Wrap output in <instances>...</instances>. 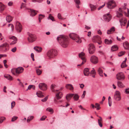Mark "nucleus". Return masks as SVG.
I'll return each instance as SVG.
<instances>
[{"instance_id": "774afa93", "label": "nucleus", "mask_w": 129, "mask_h": 129, "mask_svg": "<svg viewBox=\"0 0 129 129\" xmlns=\"http://www.w3.org/2000/svg\"><path fill=\"white\" fill-rule=\"evenodd\" d=\"M98 34H99V35H101V34H102V33L101 31L100 30H98Z\"/></svg>"}, {"instance_id": "a878e982", "label": "nucleus", "mask_w": 129, "mask_h": 129, "mask_svg": "<svg viewBox=\"0 0 129 129\" xmlns=\"http://www.w3.org/2000/svg\"><path fill=\"white\" fill-rule=\"evenodd\" d=\"M123 46L125 49H129V45L127 42H125L123 43Z\"/></svg>"}, {"instance_id": "4c0bfd02", "label": "nucleus", "mask_w": 129, "mask_h": 129, "mask_svg": "<svg viewBox=\"0 0 129 129\" xmlns=\"http://www.w3.org/2000/svg\"><path fill=\"white\" fill-rule=\"evenodd\" d=\"M74 96L73 98L74 100L76 101H77L79 98V96L77 94H74Z\"/></svg>"}, {"instance_id": "58836bf2", "label": "nucleus", "mask_w": 129, "mask_h": 129, "mask_svg": "<svg viewBox=\"0 0 129 129\" xmlns=\"http://www.w3.org/2000/svg\"><path fill=\"white\" fill-rule=\"evenodd\" d=\"M5 6L2 3L0 2V10L1 11H3L4 9Z\"/></svg>"}, {"instance_id": "72a5a7b5", "label": "nucleus", "mask_w": 129, "mask_h": 129, "mask_svg": "<svg viewBox=\"0 0 129 129\" xmlns=\"http://www.w3.org/2000/svg\"><path fill=\"white\" fill-rule=\"evenodd\" d=\"M118 49V47L116 45H114L112 46L111 49V50L113 51H116Z\"/></svg>"}, {"instance_id": "f03ea898", "label": "nucleus", "mask_w": 129, "mask_h": 129, "mask_svg": "<svg viewBox=\"0 0 129 129\" xmlns=\"http://www.w3.org/2000/svg\"><path fill=\"white\" fill-rule=\"evenodd\" d=\"M69 37L72 40H74L77 43H80L81 42V40L78 36L76 34L72 33L69 34Z\"/></svg>"}, {"instance_id": "e2e57ef3", "label": "nucleus", "mask_w": 129, "mask_h": 129, "mask_svg": "<svg viewBox=\"0 0 129 129\" xmlns=\"http://www.w3.org/2000/svg\"><path fill=\"white\" fill-rule=\"evenodd\" d=\"M44 17V16L43 15L41 14H40V15H39V19H42Z\"/></svg>"}, {"instance_id": "79ce46f5", "label": "nucleus", "mask_w": 129, "mask_h": 129, "mask_svg": "<svg viewBox=\"0 0 129 129\" xmlns=\"http://www.w3.org/2000/svg\"><path fill=\"white\" fill-rule=\"evenodd\" d=\"M36 72L37 74L39 75H40L42 73V71L40 70L37 69L36 70Z\"/></svg>"}, {"instance_id": "37998d69", "label": "nucleus", "mask_w": 129, "mask_h": 129, "mask_svg": "<svg viewBox=\"0 0 129 129\" xmlns=\"http://www.w3.org/2000/svg\"><path fill=\"white\" fill-rule=\"evenodd\" d=\"M93 70H91L90 72V75H92L93 74L95 75V70H94V69L93 68L92 69Z\"/></svg>"}, {"instance_id": "393cba45", "label": "nucleus", "mask_w": 129, "mask_h": 129, "mask_svg": "<svg viewBox=\"0 0 129 129\" xmlns=\"http://www.w3.org/2000/svg\"><path fill=\"white\" fill-rule=\"evenodd\" d=\"M115 30V28L114 27H113L110 29L108 30L107 33L108 34H110L114 32Z\"/></svg>"}, {"instance_id": "39448f33", "label": "nucleus", "mask_w": 129, "mask_h": 129, "mask_svg": "<svg viewBox=\"0 0 129 129\" xmlns=\"http://www.w3.org/2000/svg\"><path fill=\"white\" fill-rule=\"evenodd\" d=\"M79 56L80 58H81L82 60V62L80 64H78L77 66H81L85 63L86 61V60L85 58V53L83 52H81L79 54Z\"/></svg>"}, {"instance_id": "052dcab7", "label": "nucleus", "mask_w": 129, "mask_h": 129, "mask_svg": "<svg viewBox=\"0 0 129 129\" xmlns=\"http://www.w3.org/2000/svg\"><path fill=\"white\" fill-rule=\"evenodd\" d=\"M46 116H43L42 117V118H41V119H40V120H44L46 118Z\"/></svg>"}, {"instance_id": "5701e85b", "label": "nucleus", "mask_w": 129, "mask_h": 129, "mask_svg": "<svg viewBox=\"0 0 129 129\" xmlns=\"http://www.w3.org/2000/svg\"><path fill=\"white\" fill-rule=\"evenodd\" d=\"M6 19L7 22L10 23L12 20L13 18L10 15H8L6 17Z\"/></svg>"}, {"instance_id": "a19ab883", "label": "nucleus", "mask_w": 129, "mask_h": 129, "mask_svg": "<svg viewBox=\"0 0 129 129\" xmlns=\"http://www.w3.org/2000/svg\"><path fill=\"white\" fill-rule=\"evenodd\" d=\"M95 107L96 108L97 110H99L100 109V105L99 104L96 103L95 104Z\"/></svg>"}, {"instance_id": "6ab92c4d", "label": "nucleus", "mask_w": 129, "mask_h": 129, "mask_svg": "<svg viewBox=\"0 0 129 129\" xmlns=\"http://www.w3.org/2000/svg\"><path fill=\"white\" fill-rule=\"evenodd\" d=\"M74 95V94L72 93H70L68 94L66 96V99L68 101H69L70 100L71 98Z\"/></svg>"}, {"instance_id": "f704fd0d", "label": "nucleus", "mask_w": 129, "mask_h": 129, "mask_svg": "<svg viewBox=\"0 0 129 129\" xmlns=\"http://www.w3.org/2000/svg\"><path fill=\"white\" fill-rule=\"evenodd\" d=\"M105 42L106 44H111L112 42V41L111 40L105 39Z\"/></svg>"}, {"instance_id": "2f4dec72", "label": "nucleus", "mask_w": 129, "mask_h": 129, "mask_svg": "<svg viewBox=\"0 0 129 129\" xmlns=\"http://www.w3.org/2000/svg\"><path fill=\"white\" fill-rule=\"evenodd\" d=\"M98 72L100 75L101 76H103V72L102 69L100 68L98 70Z\"/></svg>"}, {"instance_id": "9b49d317", "label": "nucleus", "mask_w": 129, "mask_h": 129, "mask_svg": "<svg viewBox=\"0 0 129 129\" xmlns=\"http://www.w3.org/2000/svg\"><path fill=\"white\" fill-rule=\"evenodd\" d=\"M15 28L18 32L20 33L22 29V25L18 22H17L16 23Z\"/></svg>"}, {"instance_id": "69168bd1", "label": "nucleus", "mask_w": 129, "mask_h": 129, "mask_svg": "<svg viewBox=\"0 0 129 129\" xmlns=\"http://www.w3.org/2000/svg\"><path fill=\"white\" fill-rule=\"evenodd\" d=\"M80 87L81 88H83L84 87V85L83 84H80Z\"/></svg>"}, {"instance_id": "2eb2a0df", "label": "nucleus", "mask_w": 129, "mask_h": 129, "mask_svg": "<svg viewBox=\"0 0 129 129\" xmlns=\"http://www.w3.org/2000/svg\"><path fill=\"white\" fill-rule=\"evenodd\" d=\"M12 42L10 43L11 45H13L15 44L17 42V39L16 37L14 36H13L10 38Z\"/></svg>"}, {"instance_id": "c9c22d12", "label": "nucleus", "mask_w": 129, "mask_h": 129, "mask_svg": "<svg viewBox=\"0 0 129 129\" xmlns=\"http://www.w3.org/2000/svg\"><path fill=\"white\" fill-rule=\"evenodd\" d=\"M90 6L91 9V11H93L96 9V7L94 5L90 4Z\"/></svg>"}, {"instance_id": "7c9ffc66", "label": "nucleus", "mask_w": 129, "mask_h": 129, "mask_svg": "<svg viewBox=\"0 0 129 129\" xmlns=\"http://www.w3.org/2000/svg\"><path fill=\"white\" fill-rule=\"evenodd\" d=\"M37 94L38 96L39 97H43L44 96L42 94V92L40 91H38L37 92Z\"/></svg>"}, {"instance_id": "680f3d73", "label": "nucleus", "mask_w": 129, "mask_h": 129, "mask_svg": "<svg viewBox=\"0 0 129 129\" xmlns=\"http://www.w3.org/2000/svg\"><path fill=\"white\" fill-rule=\"evenodd\" d=\"M31 57L32 58V60L33 61L35 60V59L34 58V55L33 53H31Z\"/></svg>"}, {"instance_id": "4d7b16f0", "label": "nucleus", "mask_w": 129, "mask_h": 129, "mask_svg": "<svg viewBox=\"0 0 129 129\" xmlns=\"http://www.w3.org/2000/svg\"><path fill=\"white\" fill-rule=\"evenodd\" d=\"M105 5V3H104V4L103 5L100 6L99 8H98V10H100V9H101L103 8Z\"/></svg>"}, {"instance_id": "c03bdc74", "label": "nucleus", "mask_w": 129, "mask_h": 129, "mask_svg": "<svg viewBox=\"0 0 129 129\" xmlns=\"http://www.w3.org/2000/svg\"><path fill=\"white\" fill-rule=\"evenodd\" d=\"M46 110L50 112H52V113H53V110L52 109L50 108H48L46 109Z\"/></svg>"}, {"instance_id": "c756f323", "label": "nucleus", "mask_w": 129, "mask_h": 129, "mask_svg": "<svg viewBox=\"0 0 129 129\" xmlns=\"http://www.w3.org/2000/svg\"><path fill=\"white\" fill-rule=\"evenodd\" d=\"M4 77L9 80H12V76H10V75L7 74L5 75H4Z\"/></svg>"}, {"instance_id": "0e129e2a", "label": "nucleus", "mask_w": 129, "mask_h": 129, "mask_svg": "<svg viewBox=\"0 0 129 129\" xmlns=\"http://www.w3.org/2000/svg\"><path fill=\"white\" fill-rule=\"evenodd\" d=\"M33 86V85H30L28 87L27 89V90L28 89H30Z\"/></svg>"}, {"instance_id": "ea45409f", "label": "nucleus", "mask_w": 129, "mask_h": 129, "mask_svg": "<svg viewBox=\"0 0 129 129\" xmlns=\"http://www.w3.org/2000/svg\"><path fill=\"white\" fill-rule=\"evenodd\" d=\"M127 65L125 64V61H123L121 65V67L122 68H123L126 67Z\"/></svg>"}, {"instance_id": "8fccbe9b", "label": "nucleus", "mask_w": 129, "mask_h": 129, "mask_svg": "<svg viewBox=\"0 0 129 129\" xmlns=\"http://www.w3.org/2000/svg\"><path fill=\"white\" fill-rule=\"evenodd\" d=\"M125 52L121 51L118 54V55L119 56H121L124 54Z\"/></svg>"}, {"instance_id": "cd10ccee", "label": "nucleus", "mask_w": 129, "mask_h": 129, "mask_svg": "<svg viewBox=\"0 0 129 129\" xmlns=\"http://www.w3.org/2000/svg\"><path fill=\"white\" fill-rule=\"evenodd\" d=\"M66 87L67 88L69 89L70 90H72L73 89V87L71 84H67Z\"/></svg>"}, {"instance_id": "f3484780", "label": "nucleus", "mask_w": 129, "mask_h": 129, "mask_svg": "<svg viewBox=\"0 0 129 129\" xmlns=\"http://www.w3.org/2000/svg\"><path fill=\"white\" fill-rule=\"evenodd\" d=\"M119 22L121 26L122 25L125 26L127 22V20L125 18H122L119 20Z\"/></svg>"}, {"instance_id": "a18cd8bd", "label": "nucleus", "mask_w": 129, "mask_h": 129, "mask_svg": "<svg viewBox=\"0 0 129 129\" xmlns=\"http://www.w3.org/2000/svg\"><path fill=\"white\" fill-rule=\"evenodd\" d=\"M122 15V14L121 13L117 12V16L118 17H121Z\"/></svg>"}, {"instance_id": "13d9d810", "label": "nucleus", "mask_w": 129, "mask_h": 129, "mask_svg": "<svg viewBox=\"0 0 129 129\" xmlns=\"http://www.w3.org/2000/svg\"><path fill=\"white\" fill-rule=\"evenodd\" d=\"M86 91H84L83 92V94L81 96V98H84L85 95L86 94Z\"/></svg>"}, {"instance_id": "5fc2aeb1", "label": "nucleus", "mask_w": 129, "mask_h": 129, "mask_svg": "<svg viewBox=\"0 0 129 129\" xmlns=\"http://www.w3.org/2000/svg\"><path fill=\"white\" fill-rule=\"evenodd\" d=\"M48 98V96H47L45 97L44 98L41 100V101L43 102H46Z\"/></svg>"}, {"instance_id": "dca6fc26", "label": "nucleus", "mask_w": 129, "mask_h": 129, "mask_svg": "<svg viewBox=\"0 0 129 129\" xmlns=\"http://www.w3.org/2000/svg\"><path fill=\"white\" fill-rule=\"evenodd\" d=\"M92 39L93 42H97L99 41H100L101 38L98 35L93 36Z\"/></svg>"}, {"instance_id": "6e6d98bb", "label": "nucleus", "mask_w": 129, "mask_h": 129, "mask_svg": "<svg viewBox=\"0 0 129 129\" xmlns=\"http://www.w3.org/2000/svg\"><path fill=\"white\" fill-rule=\"evenodd\" d=\"M125 93L126 94H129V88H126L125 89Z\"/></svg>"}, {"instance_id": "b1692460", "label": "nucleus", "mask_w": 129, "mask_h": 129, "mask_svg": "<svg viewBox=\"0 0 129 129\" xmlns=\"http://www.w3.org/2000/svg\"><path fill=\"white\" fill-rule=\"evenodd\" d=\"M62 94L61 92H59L57 93L56 95V98L57 100L60 99L62 96Z\"/></svg>"}, {"instance_id": "bf43d9fd", "label": "nucleus", "mask_w": 129, "mask_h": 129, "mask_svg": "<svg viewBox=\"0 0 129 129\" xmlns=\"http://www.w3.org/2000/svg\"><path fill=\"white\" fill-rule=\"evenodd\" d=\"M16 47H15L11 49V51L13 52H14L16 51Z\"/></svg>"}, {"instance_id": "f8f14e48", "label": "nucleus", "mask_w": 129, "mask_h": 129, "mask_svg": "<svg viewBox=\"0 0 129 129\" xmlns=\"http://www.w3.org/2000/svg\"><path fill=\"white\" fill-rule=\"evenodd\" d=\"M125 77L122 72L119 73L116 75V79L119 80H123L124 79Z\"/></svg>"}, {"instance_id": "473e14b6", "label": "nucleus", "mask_w": 129, "mask_h": 129, "mask_svg": "<svg viewBox=\"0 0 129 129\" xmlns=\"http://www.w3.org/2000/svg\"><path fill=\"white\" fill-rule=\"evenodd\" d=\"M99 117L100 118V119H98V123L100 126L102 127L103 126L102 124L101 123V122L102 121V117L100 116H99Z\"/></svg>"}, {"instance_id": "423d86ee", "label": "nucleus", "mask_w": 129, "mask_h": 129, "mask_svg": "<svg viewBox=\"0 0 129 129\" xmlns=\"http://www.w3.org/2000/svg\"><path fill=\"white\" fill-rule=\"evenodd\" d=\"M107 6L109 9H113L116 6L115 2L113 1H109L106 4Z\"/></svg>"}, {"instance_id": "f257e3e1", "label": "nucleus", "mask_w": 129, "mask_h": 129, "mask_svg": "<svg viewBox=\"0 0 129 129\" xmlns=\"http://www.w3.org/2000/svg\"><path fill=\"white\" fill-rule=\"evenodd\" d=\"M57 40L60 45L63 47H67L69 44V41L68 37L60 35L57 38Z\"/></svg>"}, {"instance_id": "4468645a", "label": "nucleus", "mask_w": 129, "mask_h": 129, "mask_svg": "<svg viewBox=\"0 0 129 129\" xmlns=\"http://www.w3.org/2000/svg\"><path fill=\"white\" fill-rule=\"evenodd\" d=\"M40 89L42 90H45L47 89V85L44 83H40L39 85Z\"/></svg>"}, {"instance_id": "412c9836", "label": "nucleus", "mask_w": 129, "mask_h": 129, "mask_svg": "<svg viewBox=\"0 0 129 129\" xmlns=\"http://www.w3.org/2000/svg\"><path fill=\"white\" fill-rule=\"evenodd\" d=\"M117 85L118 86L121 88H123L125 87V86L122 83L119 81L117 82Z\"/></svg>"}, {"instance_id": "9d476101", "label": "nucleus", "mask_w": 129, "mask_h": 129, "mask_svg": "<svg viewBox=\"0 0 129 129\" xmlns=\"http://www.w3.org/2000/svg\"><path fill=\"white\" fill-rule=\"evenodd\" d=\"M111 17L112 16L110 14L108 13L103 15V18L105 21L108 22L111 20Z\"/></svg>"}, {"instance_id": "de8ad7c7", "label": "nucleus", "mask_w": 129, "mask_h": 129, "mask_svg": "<svg viewBox=\"0 0 129 129\" xmlns=\"http://www.w3.org/2000/svg\"><path fill=\"white\" fill-rule=\"evenodd\" d=\"M5 119V118L4 117H0V123H2Z\"/></svg>"}, {"instance_id": "aec40b11", "label": "nucleus", "mask_w": 129, "mask_h": 129, "mask_svg": "<svg viewBox=\"0 0 129 129\" xmlns=\"http://www.w3.org/2000/svg\"><path fill=\"white\" fill-rule=\"evenodd\" d=\"M84 74L85 76H88L90 74L89 69L88 68H85L84 70Z\"/></svg>"}, {"instance_id": "09e8293b", "label": "nucleus", "mask_w": 129, "mask_h": 129, "mask_svg": "<svg viewBox=\"0 0 129 129\" xmlns=\"http://www.w3.org/2000/svg\"><path fill=\"white\" fill-rule=\"evenodd\" d=\"M49 18H50L51 20L53 21H54L53 17L52 16H51V14H49Z\"/></svg>"}, {"instance_id": "7ed1b4c3", "label": "nucleus", "mask_w": 129, "mask_h": 129, "mask_svg": "<svg viewBox=\"0 0 129 129\" xmlns=\"http://www.w3.org/2000/svg\"><path fill=\"white\" fill-rule=\"evenodd\" d=\"M57 55V51L54 49H52L48 51L47 53V56L50 59L54 57Z\"/></svg>"}, {"instance_id": "6e6552de", "label": "nucleus", "mask_w": 129, "mask_h": 129, "mask_svg": "<svg viewBox=\"0 0 129 129\" xmlns=\"http://www.w3.org/2000/svg\"><path fill=\"white\" fill-rule=\"evenodd\" d=\"M114 99L116 101H120L121 97L120 95V92L118 91H116L115 92L114 96Z\"/></svg>"}, {"instance_id": "4be33fe9", "label": "nucleus", "mask_w": 129, "mask_h": 129, "mask_svg": "<svg viewBox=\"0 0 129 129\" xmlns=\"http://www.w3.org/2000/svg\"><path fill=\"white\" fill-rule=\"evenodd\" d=\"M30 11L31 13L30 14V15L31 16H35L37 14L36 11L34 10L30 9Z\"/></svg>"}, {"instance_id": "338daca9", "label": "nucleus", "mask_w": 129, "mask_h": 129, "mask_svg": "<svg viewBox=\"0 0 129 129\" xmlns=\"http://www.w3.org/2000/svg\"><path fill=\"white\" fill-rule=\"evenodd\" d=\"M13 4V3L12 2H10L8 3V5L9 6H11Z\"/></svg>"}, {"instance_id": "e433bc0d", "label": "nucleus", "mask_w": 129, "mask_h": 129, "mask_svg": "<svg viewBox=\"0 0 129 129\" xmlns=\"http://www.w3.org/2000/svg\"><path fill=\"white\" fill-rule=\"evenodd\" d=\"M8 27H10L11 28L10 30L11 31H13V30L14 29V27L13 25L12 24H9L8 25Z\"/></svg>"}, {"instance_id": "603ef678", "label": "nucleus", "mask_w": 129, "mask_h": 129, "mask_svg": "<svg viewBox=\"0 0 129 129\" xmlns=\"http://www.w3.org/2000/svg\"><path fill=\"white\" fill-rule=\"evenodd\" d=\"M15 102L14 101H13L11 103V108H13L15 106Z\"/></svg>"}, {"instance_id": "1a4fd4ad", "label": "nucleus", "mask_w": 129, "mask_h": 129, "mask_svg": "<svg viewBox=\"0 0 129 129\" xmlns=\"http://www.w3.org/2000/svg\"><path fill=\"white\" fill-rule=\"evenodd\" d=\"M95 47L93 44L91 43L88 45V49L90 53H93L95 52Z\"/></svg>"}, {"instance_id": "bb28decb", "label": "nucleus", "mask_w": 129, "mask_h": 129, "mask_svg": "<svg viewBox=\"0 0 129 129\" xmlns=\"http://www.w3.org/2000/svg\"><path fill=\"white\" fill-rule=\"evenodd\" d=\"M34 49L38 52H41L42 50V48L38 47H35L34 48Z\"/></svg>"}, {"instance_id": "20e7f679", "label": "nucleus", "mask_w": 129, "mask_h": 129, "mask_svg": "<svg viewBox=\"0 0 129 129\" xmlns=\"http://www.w3.org/2000/svg\"><path fill=\"white\" fill-rule=\"evenodd\" d=\"M9 46L8 43H4L0 46V50L2 52H6L9 50Z\"/></svg>"}, {"instance_id": "3c124183", "label": "nucleus", "mask_w": 129, "mask_h": 129, "mask_svg": "<svg viewBox=\"0 0 129 129\" xmlns=\"http://www.w3.org/2000/svg\"><path fill=\"white\" fill-rule=\"evenodd\" d=\"M18 118V117L16 116H14V117L12 118V119L11 121L12 122L14 121L15 120L17 119Z\"/></svg>"}, {"instance_id": "864d4df0", "label": "nucleus", "mask_w": 129, "mask_h": 129, "mask_svg": "<svg viewBox=\"0 0 129 129\" xmlns=\"http://www.w3.org/2000/svg\"><path fill=\"white\" fill-rule=\"evenodd\" d=\"M74 1L76 5H80V0H74Z\"/></svg>"}, {"instance_id": "ddd939ff", "label": "nucleus", "mask_w": 129, "mask_h": 129, "mask_svg": "<svg viewBox=\"0 0 129 129\" xmlns=\"http://www.w3.org/2000/svg\"><path fill=\"white\" fill-rule=\"evenodd\" d=\"M91 62L93 63L96 64L98 62V58L95 56H92L90 59Z\"/></svg>"}, {"instance_id": "c85d7f7f", "label": "nucleus", "mask_w": 129, "mask_h": 129, "mask_svg": "<svg viewBox=\"0 0 129 129\" xmlns=\"http://www.w3.org/2000/svg\"><path fill=\"white\" fill-rule=\"evenodd\" d=\"M56 85L55 84H52L51 86V89L52 92H55L56 91H58V90H55L54 88L55 87Z\"/></svg>"}, {"instance_id": "49530a36", "label": "nucleus", "mask_w": 129, "mask_h": 129, "mask_svg": "<svg viewBox=\"0 0 129 129\" xmlns=\"http://www.w3.org/2000/svg\"><path fill=\"white\" fill-rule=\"evenodd\" d=\"M58 17L59 19L61 20H63L65 19V18H63L62 17L61 14L60 13L58 14Z\"/></svg>"}, {"instance_id": "0eeeda50", "label": "nucleus", "mask_w": 129, "mask_h": 129, "mask_svg": "<svg viewBox=\"0 0 129 129\" xmlns=\"http://www.w3.org/2000/svg\"><path fill=\"white\" fill-rule=\"evenodd\" d=\"M28 40L29 42H33L35 41L36 37L35 35L29 33L28 34Z\"/></svg>"}, {"instance_id": "a211bd4d", "label": "nucleus", "mask_w": 129, "mask_h": 129, "mask_svg": "<svg viewBox=\"0 0 129 129\" xmlns=\"http://www.w3.org/2000/svg\"><path fill=\"white\" fill-rule=\"evenodd\" d=\"M24 70V69L22 67H19L16 70V74H19L22 73Z\"/></svg>"}]
</instances>
